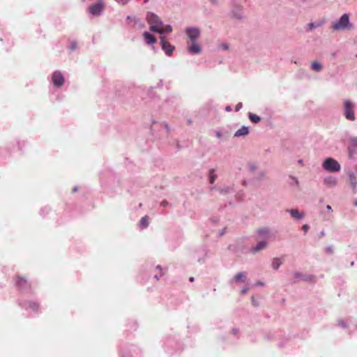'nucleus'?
Returning <instances> with one entry per match:
<instances>
[{"instance_id": "1", "label": "nucleus", "mask_w": 357, "mask_h": 357, "mask_svg": "<svg viewBox=\"0 0 357 357\" xmlns=\"http://www.w3.org/2000/svg\"><path fill=\"white\" fill-rule=\"evenodd\" d=\"M185 33L189 41L188 42V51L191 54H197L201 52V47L197 40L201 36V31L197 26H188Z\"/></svg>"}, {"instance_id": "2", "label": "nucleus", "mask_w": 357, "mask_h": 357, "mask_svg": "<svg viewBox=\"0 0 357 357\" xmlns=\"http://www.w3.org/2000/svg\"><path fill=\"white\" fill-rule=\"evenodd\" d=\"M163 347L168 352H176L183 349L182 344L176 335H166L163 340Z\"/></svg>"}, {"instance_id": "3", "label": "nucleus", "mask_w": 357, "mask_h": 357, "mask_svg": "<svg viewBox=\"0 0 357 357\" xmlns=\"http://www.w3.org/2000/svg\"><path fill=\"white\" fill-rule=\"evenodd\" d=\"M352 26V24L350 23L349 16L347 13L343 14L332 24V29L334 31L350 29Z\"/></svg>"}, {"instance_id": "4", "label": "nucleus", "mask_w": 357, "mask_h": 357, "mask_svg": "<svg viewBox=\"0 0 357 357\" xmlns=\"http://www.w3.org/2000/svg\"><path fill=\"white\" fill-rule=\"evenodd\" d=\"M146 20L150 24V30L152 31L158 33L160 29L163 26L162 21L157 15L153 13H147Z\"/></svg>"}, {"instance_id": "5", "label": "nucleus", "mask_w": 357, "mask_h": 357, "mask_svg": "<svg viewBox=\"0 0 357 357\" xmlns=\"http://www.w3.org/2000/svg\"><path fill=\"white\" fill-rule=\"evenodd\" d=\"M50 82L56 89H61L66 82L65 77L60 70H55L51 75Z\"/></svg>"}, {"instance_id": "6", "label": "nucleus", "mask_w": 357, "mask_h": 357, "mask_svg": "<svg viewBox=\"0 0 357 357\" xmlns=\"http://www.w3.org/2000/svg\"><path fill=\"white\" fill-rule=\"evenodd\" d=\"M322 167L328 172H338L341 169L340 163L333 158H327L323 162Z\"/></svg>"}, {"instance_id": "7", "label": "nucleus", "mask_w": 357, "mask_h": 357, "mask_svg": "<svg viewBox=\"0 0 357 357\" xmlns=\"http://www.w3.org/2000/svg\"><path fill=\"white\" fill-rule=\"evenodd\" d=\"M354 104L350 100H344L343 102V114L349 121L356 119L354 114Z\"/></svg>"}, {"instance_id": "8", "label": "nucleus", "mask_w": 357, "mask_h": 357, "mask_svg": "<svg viewBox=\"0 0 357 357\" xmlns=\"http://www.w3.org/2000/svg\"><path fill=\"white\" fill-rule=\"evenodd\" d=\"M19 305L29 313H36L39 310V304L35 301H21Z\"/></svg>"}, {"instance_id": "9", "label": "nucleus", "mask_w": 357, "mask_h": 357, "mask_svg": "<svg viewBox=\"0 0 357 357\" xmlns=\"http://www.w3.org/2000/svg\"><path fill=\"white\" fill-rule=\"evenodd\" d=\"M232 17L237 20H243L245 17L244 6L239 3H234L231 10Z\"/></svg>"}, {"instance_id": "10", "label": "nucleus", "mask_w": 357, "mask_h": 357, "mask_svg": "<svg viewBox=\"0 0 357 357\" xmlns=\"http://www.w3.org/2000/svg\"><path fill=\"white\" fill-rule=\"evenodd\" d=\"M208 250L205 248H201L197 250L195 258L199 264H204L206 263L208 258Z\"/></svg>"}, {"instance_id": "11", "label": "nucleus", "mask_w": 357, "mask_h": 357, "mask_svg": "<svg viewBox=\"0 0 357 357\" xmlns=\"http://www.w3.org/2000/svg\"><path fill=\"white\" fill-rule=\"evenodd\" d=\"M104 8V3L100 1L96 4L91 6L89 8V13L93 16H99L101 15Z\"/></svg>"}, {"instance_id": "12", "label": "nucleus", "mask_w": 357, "mask_h": 357, "mask_svg": "<svg viewBox=\"0 0 357 357\" xmlns=\"http://www.w3.org/2000/svg\"><path fill=\"white\" fill-rule=\"evenodd\" d=\"M160 44L162 50L165 52V54L169 56H171L175 49L174 47L167 42L164 36L160 37Z\"/></svg>"}, {"instance_id": "13", "label": "nucleus", "mask_w": 357, "mask_h": 357, "mask_svg": "<svg viewBox=\"0 0 357 357\" xmlns=\"http://www.w3.org/2000/svg\"><path fill=\"white\" fill-rule=\"evenodd\" d=\"M257 236L264 241L268 240L271 237V231L268 227H261L257 229L256 232Z\"/></svg>"}, {"instance_id": "14", "label": "nucleus", "mask_w": 357, "mask_h": 357, "mask_svg": "<svg viewBox=\"0 0 357 357\" xmlns=\"http://www.w3.org/2000/svg\"><path fill=\"white\" fill-rule=\"evenodd\" d=\"M337 178L333 176H328L324 178L323 183L328 188H333L337 185Z\"/></svg>"}, {"instance_id": "15", "label": "nucleus", "mask_w": 357, "mask_h": 357, "mask_svg": "<svg viewBox=\"0 0 357 357\" xmlns=\"http://www.w3.org/2000/svg\"><path fill=\"white\" fill-rule=\"evenodd\" d=\"M267 242L266 241L261 240V241L258 242L255 245L252 246L250 252V253L255 255L260 252L262 250H264L267 247Z\"/></svg>"}, {"instance_id": "16", "label": "nucleus", "mask_w": 357, "mask_h": 357, "mask_svg": "<svg viewBox=\"0 0 357 357\" xmlns=\"http://www.w3.org/2000/svg\"><path fill=\"white\" fill-rule=\"evenodd\" d=\"M349 185L354 193L357 192V178L354 172L348 174Z\"/></svg>"}, {"instance_id": "17", "label": "nucleus", "mask_w": 357, "mask_h": 357, "mask_svg": "<svg viewBox=\"0 0 357 357\" xmlns=\"http://www.w3.org/2000/svg\"><path fill=\"white\" fill-rule=\"evenodd\" d=\"M247 276L248 273L246 272H238L234 276V278L231 280V282H245L246 281Z\"/></svg>"}, {"instance_id": "18", "label": "nucleus", "mask_w": 357, "mask_h": 357, "mask_svg": "<svg viewBox=\"0 0 357 357\" xmlns=\"http://www.w3.org/2000/svg\"><path fill=\"white\" fill-rule=\"evenodd\" d=\"M287 211L290 213L292 218L297 220H302L305 215L303 212H300L298 210L294 208L287 209Z\"/></svg>"}, {"instance_id": "19", "label": "nucleus", "mask_w": 357, "mask_h": 357, "mask_svg": "<svg viewBox=\"0 0 357 357\" xmlns=\"http://www.w3.org/2000/svg\"><path fill=\"white\" fill-rule=\"evenodd\" d=\"M215 135L217 138L222 140H227L229 137V133L227 131H223L222 130H216L215 131Z\"/></svg>"}, {"instance_id": "20", "label": "nucleus", "mask_w": 357, "mask_h": 357, "mask_svg": "<svg viewBox=\"0 0 357 357\" xmlns=\"http://www.w3.org/2000/svg\"><path fill=\"white\" fill-rule=\"evenodd\" d=\"M249 133V128L248 126H243L241 128L236 130L234 133V137H239L245 136Z\"/></svg>"}, {"instance_id": "21", "label": "nucleus", "mask_w": 357, "mask_h": 357, "mask_svg": "<svg viewBox=\"0 0 357 357\" xmlns=\"http://www.w3.org/2000/svg\"><path fill=\"white\" fill-rule=\"evenodd\" d=\"M349 141V151L350 154L352 155L357 149V137H351Z\"/></svg>"}, {"instance_id": "22", "label": "nucleus", "mask_w": 357, "mask_h": 357, "mask_svg": "<svg viewBox=\"0 0 357 357\" xmlns=\"http://www.w3.org/2000/svg\"><path fill=\"white\" fill-rule=\"evenodd\" d=\"M143 36L144 38L146 43L149 45H153L156 42V39L155 38V37L149 32H144L143 33Z\"/></svg>"}, {"instance_id": "23", "label": "nucleus", "mask_w": 357, "mask_h": 357, "mask_svg": "<svg viewBox=\"0 0 357 357\" xmlns=\"http://www.w3.org/2000/svg\"><path fill=\"white\" fill-rule=\"evenodd\" d=\"M220 194L221 195H227L228 194H231L234 192V187L233 185H226L220 188Z\"/></svg>"}, {"instance_id": "24", "label": "nucleus", "mask_w": 357, "mask_h": 357, "mask_svg": "<svg viewBox=\"0 0 357 357\" xmlns=\"http://www.w3.org/2000/svg\"><path fill=\"white\" fill-rule=\"evenodd\" d=\"M283 261L282 259L279 257H274L272 259L271 267L273 270H278L280 266L282 264Z\"/></svg>"}, {"instance_id": "25", "label": "nucleus", "mask_w": 357, "mask_h": 357, "mask_svg": "<svg viewBox=\"0 0 357 357\" xmlns=\"http://www.w3.org/2000/svg\"><path fill=\"white\" fill-rule=\"evenodd\" d=\"M325 23H326L325 20H321L318 22H310L308 24L309 30L312 31V29H314L315 28H317V27H319V26L324 25Z\"/></svg>"}, {"instance_id": "26", "label": "nucleus", "mask_w": 357, "mask_h": 357, "mask_svg": "<svg viewBox=\"0 0 357 357\" xmlns=\"http://www.w3.org/2000/svg\"><path fill=\"white\" fill-rule=\"evenodd\" d=\"M311 69L315 72H320L323 69L322 65L318 61H313L311 63Z\"/></svg>"}, {"instance_id": "27", "label": "nucleus", "mask_w": 357, "mask_h": 357, "mask_svg": "<svg viewBox=\"0 0 357 357\" xmlns=\"http://www.w3.org/2000/svg\"><path fill=\"white\" fill-rule=\"evenodd\" d=\"M248 119L254 123H258L261 121V117L251 112L248 114Z\"/></svg>"}, {"instance_id": "28", "label": "nucleus", "mask_w": 357, "mask_h": 357, "mask_svg": "<svg viewBox=\"0 0 357 357\" xmlns=\"http://www.w3.org/2000/svg\"><path fill=\"white\" fill-rule=\"evenodd\" d=\"M172 31V27L171 25H169V24L164 25L163 24V26H162L160 29V30L158 33L160 34H164L165 33H170Z\"/></svg>"}, {"instance_id": "29", "label": "nucleus", "mask_w": 357, "mask_h": 357, "mask_svg": "<svg viewBox=\"0 0 357 357\" xmlns=\"http://www.w3.org/2000/svg\"><path fill=\"white\" fill-rule=\"evenodd\" d=\"M208 177H209V182H210V183H211V184L214 183L215 179L218 177V175L215 173V169H211L209 170Z\"/></svg>"}, {"instance_id": "30", "label": "nucleus", "mask_w": 357, "mask_h": 357, "mask_svg": "<svg viewBox=\"0 0 357 357\" xmlns=\"http://www.w3.org/2000/svg\"><path fill=\"white\" fill-rule=\"evenodd\" d=\"M149 222L147 216L142 217L139 220V226L142 229L146 228L149 226Z\"/></svg>"}, {"instance_id": "31", "label": "nucleus", "mask_w": 357, "mask_h": 357, "mask_svg": "<svg viewBox=\"0 0 357 357\" xmlns=\"http://www.w3.org/2000/svg\"><path fill=\"white\" fill-rule=\"evenodd\" d=\"M155 269L158 270L159 273L154 275V278L156 279L157 280H158L161 277H162L164 273L162 272V267L160 265H158L155 267Z\"/></svg>"}, {"instance_id": "32", "label": "nucleus", "mask_w": 357, "mask_h": 357, "mask_svg": "<svg viewBox=\"0 0 357 357\" xmlns=\"http://www.w3.org/2000/svg\"><path fill=\"white\" fill-rule=\"evenodd\" d=\"M17 284L19 287L23 288L26 284V280L24 278H19Z\"/></svg>"}, {"instance_id": "33", "label": "nucleus", "mask_w": 357, "mask_h": 357, "mask_svg": "<svg viewBox=\"0 0 357 357\" xmlns=\"http://www.w3.org/2000/svg\"><path fill=\"white\" fill-rule=\"evenodd\" d=\"M77 48V43L75 40H72L70 43L69 49L72 51H75Z\"/></svg>"}, {"instance_id": "34", "label": "nucleus", "mask_w": 357, "mask_h": 357, "mask_svg": "<svg viewBox=\"0 0 357 357\" xmlns=\"http://www.w3.org/2000/svg\"><path fill=\"white\" fill-rule=\"evenodd\" d=\"M325 252L328 254L332 255L334 252V248L333 245H328L325 248Z\"/></svg>"}, {"instance_id": "35", "label": "nucleus", "mask_w": 357, "mask_h": 357, "mask_svg": "<svg viewBox=\"0 0 357 357\" xmlns=\"http://www.w3.org/2000/svg\"><path fill=\"white\" fill-rule=\"evenodd\" d=\"M337 324L339 326H340L342 328H346L347 327V323L342 319L338 320Z\"/></svg>"}, {"instance_id": "36", "label": "nucleus", "mask_w": 357, "mask_h": 357, "mask_svg": "<svg viewBox=\"0 0 357 357\" xmlns=\"http://www.w3.org/2000/svg\"><path fill=\"white\" fill-rule=\"evenodd\" d=\"M219 49L222 50H227L229 49V45L227 43H222L219 45Z\"/></svg>"}, {"instance_id": "37", "label": "nucleus", "mask_w": 357, "mask_h": 357, "mask_svg": "<svg viewBox=\"0 0 357 357\" xmlns=\"http://www.w3.org/2000/svg\"><path fill=\"white\" fill-rule=\"evenodd\" d=\"M115 1L119 5L125 6L129 3L130 0H115Z\"/></svg>"}, {"instance_id": "38", "label": "nucleus", "mask_w": 357, "mask_h": 357, "mask_svg": "<svg viewBox=\"0 0 357 357\" xmlns=\"http://www.w3.org/2000/svg\"><path fill=\"white\" fill-rule=\"evenodd\" d=\"M294 277H295L296 278H298V279H300V280H306L305 278H304L303 277V275H301V273H300L299 272H295V273H294Z\"/></svg>"}, {"instance_id": "39", "label": "nucleus", "mask_w": 357, "mask_h": 357, "mask_svg": "<svg viewBox=\"0 0 357 357\" xmlns=\"http://www.w3.org/2000/svg\"><path fill=\"white\" fill-rule=\"evenodd\" d=\"M243 107L242 102H238L235 107V111L238 112Z\"/></svg>"}, {"instance_id": "40", "label": "nucleus", "mask_w": 357, "mask_h": 357, "mask_svg": "<svg viewBox=\"0 0 357 357\" xmlns=\"http://www.w3.org/2000/svg\"><path fill=\"white\" fill-rule=\"evenodd\" d=\"M168 205H169V203H168V202H167V201H166V200H163V201H162V202H161V203H160V206H162V207H164V208L167 207Z\"/></svg>"}, {"instance_id": "41", "label": "nucleus", "mask_w": 357, "mask_h": 357, "mask_svg": "<svg viewBox=\"0 0 357 357\" xmlns=\"http://www.w3.org/2000/svg\"><path fill=\"white\" fill-rule=\"evenodd\" d=\"M248 291H249V288L245 287L241 289V294L244 295V294H247Z\"/></svg>"}, {"instance_id": "42", "label": "nucleus", "mask_w": 357, "mask_h": 357, "mask_svg": "<svg viewBox=\"0 0 357 357\" xmlns=\"http://www.w3.org/2000/svg\"><path fill=\"white\" fill-rule=\"evenodd\" d=\"M251 301H252V304L255 306V307H257L258 306V303L257 301L255 299L254 297H252V299H251Z\"/></svg>"}, {"instance_id": "43", "label": "nucleus", "mask_w": 357, "mask_h": 357, "mask_svg": "<svg viewBox=\"0 0 357 357\" xmlns=\"http://www.w3.org/2000/svg\"><path fill=\"white\" fill-rule=\"evenodd\" d=\"M255 286H259V287H264V283L261 281H257L255 284Z\"/></svg>"}, {"instance_id": "44", "label": "nucleus", "mask_w": 357, "mask_h": 357, "mask_svg": "<svg viewBox=\"0 0 357 357\" xmlns=\"http://www.w3.org/2000/svg\"><path fill=\"white\" fill-rule=\"evenodd\" d=\"M302 229H303L304 231H307L309 229V225H303V227H302Z\"/></svg>"}, {"instance_id": "45", "label": "nucleus", "mask_w": 357, "mask_h": 357, "mask_svg": "<svg viewBox=\"0 0 357 357\" xmlns=\"http://www.w3.org/2000/svg\"><path fill=\"white\" fill-rule=\"evenodd\" d=\"M291 178H292V180L295 182V183L297 185L298 184V180L296 177H294V176H291Z\"/></svg>"}, {"instance_id": "46", "label": "nucleus", "mask_w": 357, "mask_h": 357, "mask_svg": "<svg viewBox=\"0 0 357 357\" xmlns=\"http://www.w3.org/2000/svg\"><path fill=\"white\" fill-rule=\"evenodd\" d=\"M249 168L251 171H255L256 169V166H255L254 165H251L249 166Z\"/></svg>"}, {"instance_id": "47", "label": "nucleus", "mask_w": 357, "mask_h": 357, "mask_svg": "<svg viewBox=\"0 0 357 357\" xmlns=\"http://www.w3.org/2000/svg\"><path fill=\"white\" fill-rule=\"evenodd\" d=\"M126 20L132 21V20H135V17H132V16L128 15V16H127Z\"/></svg>"}, {"instance_id": "48", "label": "nucleus", "mask_w": 357, "mask_h": 357, "mask_svg": "<svg viewBox=\"0 0 357 357\" xmlns=\"http://www.w3.org/2000/svg\"><path fill=\"white\" fill-rule=\"evenodd\" d=\"M232 333H233L234 335H236L238 333V328H233L232 329Z\"/></svg>"}, {"instance_id": "49", "label": "nucleus", "mask_w": 357, "mask_h": 357, "mask_svg": "<svg viewBox=\"0 0 357 357\" xmlns=\"http://www.w3.org/2000/svg\"><path fill=\"white\" fill-rule=\"evenodd\" d=\"M225 110H226L227 112H231V106H229V105L227 106V107H225Z\"/></svg>"}, {"instance_id": "50", "label": "nucleus", "mask_w": 357, "mask_h": 357, "mask_svg": "<svg viewBox=\"0 0 357 357\" xmlns=\"http://www.w3.org/2000/svg\"><path fill=\"white\" fill-rule=\"evenodd\" d=\"M225 229H225V228H224V229H223L220 232V236H222V235L225 234Z\"/></svg>"}, {"instance_id": "51", "label": "nucleus", "mask_w": 357, "mask_h": 357, "mask_svg": "<svg viewBox=\"0 0 357 357\" xmlns=\"http://www.w3.org/2000/svg\"><path fill=\"white\" fill-rule=\"evenodd\" d=\"M326 208H327V210H328V211H331V210H332V207H331V205H327V206H326Z\"/></svg>"}, {"instance_id": "52", "label": "nucleus", "mask_w": 357, "mask_h": 357, "mask_svg": "<svg viewBox=\"0 0 357 357\" xmlns=\"http://www.w3.org/2000/svg\"><path fill=\"white\" fill-rule=\"evenodd\" d=\"M298 163L299 165H303V160H299L298 161Z\"/></svg>"}, {"instance_id": "53", "label": "nucleus", "mask_w": 357, "mask_h": 357, "mask_svg": "<svg viewBox=\"0 0 357 357\" xmlns=\"http://www.w3.org/2000/svg\"><path fill=\"white\" fill-rule=\"evenodd\" d=\"M215 188H216V187H215V186H211V187H210V188H209V189H210V190L212 192V191H213V190H214Z\"/></svg>"}, {"instance_id": "54", "label": "nucleus", "mask_w": 357, "mask_h": 357, "mask_svg": "<svg viewBox=\"0 0 357 357\" xmlns=\"http://www.w3.org/2000/svg\"><path fill=\"white\" fill-rule=\"evenodd\" d=\"M165 128H166V129H167V132H169L170 129H169V126H168V125H167V124H165Z\"/></svg>"}, {"instance_id": "55", "label": "nucleus", "mask_w": 357, "mask_h": 357, "mask_svg": "<svg viewBox=\"0 0 357 357\" xmlns=\"http://www.w3.org/2000/svg\"><path fill=\"white\" fill-rule=\"evenodd\" d=\"M213 3L216 4L218 3V0H210Z\"/></svg>"}, {"instance_id": "56", "label": "nucleus", "mask_w": 357, "mask_h": 357, "mask_svg": "<svg viewBox=\"0 0 357 357\" xmlns=\"http://www.w3.org/2000/svg\"><path fill=\"white\" fill-rule=\"evenodd\" d=\"M194 280H195L194 277H190V278H189V280H190V282H193V281H194Z\"/></svg>"}, {"instance_id": "57", "label": "nucleus", "mask_w": 357, "mask_h": 357, "mask_svg": "<svg viewBox=\"0 0 357 357\" xmlns=\"http://www.w3.org/2000/svg\"><path fill=\"white\" fill-rule=\"evenodd\" d=\"M73 192H76L77 190V187L75 186L73 189Z\"/></svg>"}, {"instance_id": "58", "label": "nucleus", "mask_w": 357, "mask_h": 357, "mask_svg": "<svg viewBox=\"0 0 357 357\" xmlns=\"http://www.w3.org/2000/svg\"><path fill=\"white\" fill-rule=\"evenodd\" d=\"M354 206H357V200H356L354 203Z\"/></svg>"}, {"instance_id": "59", "label": "nucleus", "mask_w": 357, "mask_h": 357, "mask_svg": "<svg viewBox=\"0 0 357 357\" xmlns=\"http://www.w3.org/2000/svg\"><path fill=\"white\" fill-rule=\"evenodd\" d=\"M188 123L189 124H190V123H192V121H191L190 119H189V120L188 121Z\"/></svg>"}, {"instance_id": "60", "label": "nucleus", "mask_w": 357, "mask_h": 357, "mask_svg": "<svg viewBox=\"0 0 357 357\" xmlns=\"http://www.w3.org/2000/svg\"><path fill=\"white\" fill-rule=\"evenodd\" d=\"M354 261H351V266H354Z\"/></svg>"}, {"instance_id": "61", "label": "nucleus", "mask_w": 357, "mask_h": 357, "mask_svg": "<svg viewBox=\"0 0 357 357\" xmlns=\"http://www.w3.org/2000/svg\"><path fill=\"white\" fill-rule=\"evenodd\" d=\"M121 357H126L124 354H122Z\"/></svg>"}, {"instance_id": "62", "label": "nucleus", "mask_w": 357, "mask_h": 357, "mask_svg": "<svg viewBox=\"0 0 357 357\" xmlns=\"http://www.w3.org/2000/svg\"><path fill=\"white\" fill-rule=\"evenodd\" d=\"M149 0H144V2L146 3L148 2Z\"/></svg>"}, {"instance_id": "63", "label": "nucleus", "mask_w": 357, "mask_h": 357, "mask_svg": "<svg viewBox=\"0 0 357 357\" xmlns=\"http://www.w3.org/2000/svg\"><path fill=\"white\" fill-rule=\"evenodd\" d=\"M86 0H82V1H85Z\"/></svg>"}]
</instances>
